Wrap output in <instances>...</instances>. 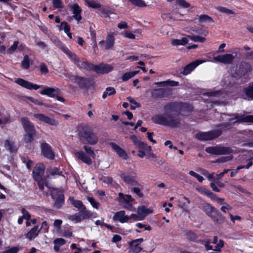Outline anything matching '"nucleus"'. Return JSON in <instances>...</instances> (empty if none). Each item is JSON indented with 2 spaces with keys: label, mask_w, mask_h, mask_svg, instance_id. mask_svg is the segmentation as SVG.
<instances>
[{
  "label": "nucleus",
  "mask_w": 253,
  "mask_h": 253,
  "mask_svg": "<svg viewBox=\"0 0 253 253\" xmlns=\"http://www.w3.org/2000/svg\"><path fill=\"white\" fill-rule=\"evenodd\" d=\"M45 170V167L42 163L37 164L33 171V177L37 182L40 190L43 191L44 186L50 188L46 179L42 178Z\"/></svg>",
  "instance_id": "nucleus-1"
},
{
  "label": "nucleus",
  "mask_w": 253,
  "mask_h": 253,
  "mask_svg": "<svg viewBox=\"0 0 253 253\" xmlns=\"http://www.w3.org/2000/svg\"><path fill=\"white\" fill-rule=\"evenodd\" d=\"M152 120L156 124L172 127H177L180 124L179 119L166 114L156 115L152 118Z\"/></svg>",
  "instance_id": "nucleus-2"
},
{
  "label": "nucleus",
  "mask_w": 253,
  "mask_h": 253,
  "mask_svg": "<svg viewBox=\"0 0 253 253\" xmlns=\"http://www.w3.org/2000/svg\"><path fill=\"white\" fill-rule=\"evenodd\" d=\"M61 49L72 60V61L79 67L88 71H92L93 64L89 63L87 61L83 59L81 60L77 55L74 52H71L69 49L65 46H61Z\"/></svg>",
  "instance_id": "nucleus-3"
},
{
  "label": "nucleus",
  "mask_w": 253,
  "mask_h": 253,
  "mask_svg": "<svg viewBox=\"0 0 253 253\" xmlns=\"http://www.w3.org/2000/svg\"><path fill=\"white\" fill-rule=\"evenodd\" d=\"M80 139L83 143L94 145L98 142V137L92 130L87 126H84L79 130Z\"/></svg>",
  "instance_id": "nucleus-4"
},
{
  "label": "nucleus",
  "mask_w": 253,
  "mask_h": 253,
  "mask_svg": "<svg viewBox=\"0 0 253 253\" xmlns=\"http://www.w3.org/2000/svg\"><path fill=\"white\" fill-rule=\"evenodd\" d=\"M21 122L25 131V134L23 136V140L26 143H31L33 141L34 137L36 135L35 127L28 118H22Z\"/></svg>",
  "instance_id": "nucleus-5"
},
{
  "label": "nucleus",
  "mask_w": 253,
  "mask_h": 253,
  "mask_svg": "<svg viewBox=\"0 0 253 253\" xmlns=\"http://www.w3.org/2000/svg\"><path fill=\"white\" fill-rule=\"evenodd\" d=\"M85 152L83 151H78L74 152L75 156L83 163L90 165L92 164L91 158H94L95 154L91 147L87 145H84L83 147Z\"/></svg>",
  "instance_id": "nucleus-6"
},
{
  "label": "nucleus",
  "mask_w": 253,
  "mask_h": 253,
  "mask_svg": "<svg viewBox=\"0 0 253 253\" xmlns=\"http://www.w3.org/2000/svg\"><path fill=\"white\" fill-rule=\"evenodd\" d=\"M252 70V66L249 63L241 62L237 67H232L229 72L232 77L239 78L245 76Z\"/></svg>",
  "instance_id": "nucleus-7"
},
{
  "label": "nucleus",
  "mask_w": 253,
  "mask_h": 253,
  "mask_svg": "<svg viewBox=\"0 0 253 253\" xmlns=\"http://www.w3.org/2000/svg\"><path fill=\"white\" fill-rule=\"evenodd\" d=\"M202 209L215 223H219V221H224L225 218L211 204L204 203L202 206Z\"/></svg>",
  "instance_id": "nucleus-8"
},
{
  "label": "nucleus",
  "mask_w": 253,
  "mask_h": 253,
  "mask_svg": "<svg viewBox=\"0 0 253 253\" xmlns=\"http://www.w3.org/2000/svg\"><path fill=\"white\" fill-rule=\"evenodd\" d=\"M189 39L194 42L203 43L206 41L205 37L200 36L188 35L186 37H183L181 39H174L171 41V44L173 45H184L189 42Z\"/></svg>",
  "instance_id": "nucleus-9"
},
{
  "label": "nucleus",
  "mask_w": 253,
  "mask_h": 253,
  "mask_svg": "<svg viewBox=\"0 0 253 253\" xmlns=\"http://www.w3.org/2000/svg\"><path fill=\"white\" fill-rule=\"evenodd\" d=\"M118 201L120 205L131 211H135V208L132 206V203L134 199L130 195H124L122 193L119 194Z\"/></svg>",
  "instance_id": "nucleus-10"
},
{
  "label": "nucleus",
  "mask_w": 253,
  "mask_h": 253,
  "mask_svg": "<svg viewBox=\"0 0 253 253\" xmlns=\"http://www.w3.org/2000/svg\"><path fill=\"white\" fill-rule=\"evenodd\" d=\"M206 151L209 154L215 155L229 154L232 152V149L229 147H225L220 145L215 146L207 147Z\"/></svg>",
  "instance_id": "nucleus-11"
},
{
  "label": "nucleus",
  "mask_w": 253,
  "mask_h": 253,
  "mask_svg": "<svg viewBox=\"0 0 253 253\" xmlns=\"http://www.w3.org/2000/svg\"><path fill=\"white\" fill-rule=\"evenodd\" d=\"M221 134V131L219 129L208 132H199L196 133V137L200 140H211L218 137Z\"/></svg>",
  "instance_id": "nucleus-12"
},
{
  "label": "nucleus",
  "mask_w": 253,
  "mask_h": 253,
  "mask_svg": "<svg viewBox=\"0 0 253 253\" xmlns=\"http://www.w3.org/2000/svg\"><path fill=\"white\" fill-rule=\"evenodd\" d=\"M144 241L142 238L132 240L128 243V253H139L143 250L141 244Z\"/></svg>",
  "instance_id": "nucleus-13"
},
{
  "label": "nucleus",
  "mask_w": 253,
  "mask_h": 253,
  "mask_svg": "<svg viewBox=\"0 0 253 253\" xmlns=\"http://www.w3.org/2000/svg\"><path fill=\"white\" fill-rule=\"evenodd\" d=\"M51 196L55 200L54 206L56 208H60L64 204V197L62 192L58 189H54L51 191Z\"/></svg>",
  "instance_id": "nucleus-14"
},
{
  "label": "nucleus",
  "mask_w": 253,
  "mask_h": 253,
  "mask_svg": "<svg viewBox=\"0 0 253 253\" xmlns=\"http://www.w3.org/2000/svg\"><path fill=\"white\" fill-rule=\"evenodd\" d=\"M34 117L38 120L46 124L52 126H57L58 125V121L54 118H50L48 116L43 114L35 113L33 115Z\"/></svg>",
  "instance_id": "nucleus-15"
},
{
  "label": "nucleus",
  "mask_w": 253,
  "mask_h": 253,
  "mask_svg": "<svg viewBox=\"0 0 253 253\" xmlns=\"http://www.w3.org/2000/svg\"><path fill=\"white\" fill-rule=\"evenodd\" d=\"M92 67H93L92 71H94L96 73L100 74L109 73L114 69L112 65L102 63L97 65L93 64V66H92Z\"/></svg>",
  "instance_id": "nucleus-16"
},
{
  "label": "nucleus",
  "mask_w": 253,
  "mask_h": 253,
  "mask_svg": "<svg viewBox=\"0 0 253 253\" xmlns=\"http://www.w3.org/2000/svg\"><path fill=\"white\" fill-rule=\"evenodd\" d=\"M235 56L232 54L227 53L214 56L213 60L224 64H229L232 62Z\"/></svg>",
  "instance_id": "nucleus-17"
},
{
  "label": "nucleus",
  "mask_w": 253,
  "mask_h": 253,
  "mask_svg": "<svg viewBox=\"0 0 253 253\" xmlns=\"http://www.w3.org/2000/svg\"><path fill=\"white\" fill-rule=\"evenodd\" d=\"M41 150L42 155L46 158L53 160L54 158V154L52 148L48 143L44 142L41 144Z\"/></svg>",
  "instance_id": "nucleus-18"
},
{
  "label": "nucleus",
  "mask_w": 253,
  "mask_h": 253,
  "mask_svg": "<svg viewBox=\"0 0 253 253\" xmlns=\"http://www.w3.org/2000/svg\"><path fill=\"white\" fill-rule=\"evenodd\" d=\"M15 83H17L18 85L30 90H37L41 87V86L39 85L32 84L22 79H16L15 80Z\"/></svg>",
  "instance_id": "nucleus-19"
},
{
  "label": "nucleus",
  "mask_w": 253,
  "mask_h": 253,
  "mask_svg": "<svg viewBox=\"0 0 253 253\" xmlns=\"http://www.w3.org/2000/svg\"><path fill=\"white\" fill-rule=\"evenodd\" d=\"M236 119V121L234 122L236 123H253V115H239L235 114L233 118H228V120L230 121Z\"/></svg>",
  "instance_id": "nucleus-20"
},
{
  "label": "nucleus",
  "mask_w": 253,
  "mask_h": 253,
  "mask_svg": "<svg viewBox=\"0 0 253 253\" xmlns=\"http://www.w3.org/2000/svg\"><path fill=\"white\" fill-rule=\"evenodd\" d=\"M60 93V89L57 87H46L40 91V94L46 95L49 97H54Z\"/></svg>",
  "instance_id": "nucleus-21"
},
{
  "label": "nucleus",
  "mask_w": 253,
  "mask_h": 253,
  "mask_svg": "<svg viewBox=\"0 0 253 253\" xmlns=\"http://www.w3.org/2000/svg\"><path fill=\"white\" fill-rule=\"evenodd\" d=\"M204 95L211 98L210 101L213 104H218L220 102V99L222 97L223 93L221 91L207 92Z\"/></svg>",
  "instance_id": "nucleus-22"
},
{
  "label": "nucleus",
  "mask_w": 253,
  "mask_h": 253,
  "mask_svg": "<svg viewBox=\"0 0 253 253\" xmlns=\"http://www.w3.org/2000/svg\"><path fill=\"white\" fill-rule=\"evenodd\" d=\"M205 61L196 60L187 65L181 72L184 75L190 74L199 65L205 62Z\"/></svg>",
  "instance_id": "nucleus-23"
},
{
  "label": "nucleus",
  "mask_w": 253,
  "mask_h": 253,
  "mask_svg": "<svg viewBox=\"0 0 253 253\" xmlns=\"http://www.w3.org/2000/svg\"><path fill=\"white\" fill-rule=\"evenodd\" d=\"M110 146L120 158L125 160L128 159V156L126 153L119 145L115 143L111 142L110 143Z\"/></svg>",
  "instance_id": "nucleus-24"
},
{
  "label": "nucleus",
  "mask_w": 253,
  "mask_h": 253,
  "mask_svg": "<svg viewBox=\"0 0 253 253\" xmlns=\"http://www.w3.org/2000/svg\"><path fill=\"white\" fill-rule=\"evenodd\" d=\"M113 219L114 221H119L122 223L127 222L129 221L128 216L126 215L124 211H121L115 213Z\"/></svg>",
  "instance_id": "nucleus-25"
},
{
  "label": "nucleus",
  "mask_w": 253,
  "mask_h": 253,
  "mask_svg": "<svg viewBox=\"0 0 253 253\" xmlns=\"http://www.w3.org/2000/svg\"><path fill=\"white\" fill-rule=\"evenodd\" d=\"M41 230L38 226H35L25 234V238L29 241L34 240L39 235Z\"/></svg>",
  "instance_id": "nucleus-26"
},
{
  "label": "nucleus",
  "mask_w": 253,
  "mask_h": 253,
  "mask_svg": "<svg viewBox=\"0 0 253 253\" xmlns=\"http://www.w3.org/2000/svg\"><path fill=\"white\" fill-rule=\"evenodd\" d=\"M70 8L73 11V17L79 22L82 19V9L77 3H73L70 5Z\"/></svg>",
  "instance_id": "nucleus-27"
},
{
  "label": "nucleus",
  "mask_w": 253,
  "mask_h": 253,
  "mask_svg": "<svg viewBox=\"0 0 253 253\" xmlns=\"http://www.w3.org/2000/svg\"><path fill=\"white\" fill-rule=\"evenodd\" d=\"M130 139L136 147L140 149H146L147 151H150V146L147 145L146 144L143 142H141L138 139L137 137L135 135H132L130 136Z\"/></svg>",
  "instance_id": "nucleus-28"
},
{
  "label": "nucleus",
  "mask_w": 253,
  "mask_h": 253,
  "mask_svg": "<svg viewBox=\"0 0 253 253\" xmlns=\"http://www.w3.org/2000/svg\"><path fill=\"white\" fill-rule=\"evenodd\" d=\"M185 103H169L165 106L164 109L167 112L177 111L178 108H185Z\"/></svg>",
  "instance_id": "nucleus-29"
},
{
  "label": "nucleus",
  "mask_w": 253,
  "mask_h": 253,
  "mask_svg": "<svg viewBox=\"0 0 253 253\" xmlns=\"http://www.w3.org/2000/svg\"><path fill=\"white\" fill-rule=\"evenodd\" d=\"M137 211L144 219L147 215L153 212V210L152 208H147L144 206H141L137 208Z\"/></svg>",
  "instance_id": "nucleus-30"
},
{
  "label": "nucleus",
  "mask_w": 253,
  "mask_h": 253,
  "mask_svg": "<svg viewBox=\"0 0 253 253\" xmlns=\"http://www.w3.org/2000/svg\"><path fill=\"white\" fill-rule=\"evenodd\" d=\"M121 177L124 179L125 182L128 184L132 185H137L138 184L136 177L134 176H131L123 173L121 174Z\"/></svg>",
  "instance_id": "nucleus-31"
},
{
  "label": "nucleus",
  "mask_w": 253,
  "mask_h": 253,
  "mask_svg": "<svg viewBox=\"0 0 253 253\" xmlns=\"http://www.w3.org/2000/svg\"><path fill=\"white\" fill-rule=\"evenodd\" d=\"M168 90L164 88L153 89L151 91V94L155 98H162L165 96Z\"/></svg>",
  "instance_id": "nucleus-32"
},
{
  "label": "nucleus",
  "mask_w": 253,
  "mask_h": 253,
  "mask_svg": "<svg viewBox=\"0 0 253 253\" xmlns=\"http://www.w3.org/2000/svg\"><path fill=\"white\" fill-rule=\"evenodd\" d=\"M190 204V201L186 197L180 199L178 201V206L179 208L182 209L185 211L188 210V205Z\"/></svg>",
  "instance_id": "nucleus-33"
},
{
  "label": "nucleus",
  "mask_w": 253,
  "mask_h": 253,
  "mask_svg": "<svg viewBox=\"0 0 253 253\" xmlns=\"http://www.w3.org/2000/svg\"><path fill=\"white\" fill-rule=\"evenodd\" d=\"M114 34H108L106 38L105 48L107 49H111L114 46Z\"/></svg>",
  "instance_id": "nucleus-34"
},
{
  "label": "nucleus",
  "mask_w": 253,
  "mask_h": 253,
  "mask_svg": "<svg viewBox=\"0 0 253 253\" xmlns=\"http://www.w3.org/2000/svg\"><path fill=\"white\" fill-rule=\"evenodd\" d=\"M155 84L161 87L167 86H176L178 85V82L169 80L165 81L156 82Z\"/></svg>",
  "instance_id": "nucleus-35"
},
{
  "label": "nucleus",
  "mask_w": 253,
  "mask_h": 253,
  "mask_svg": "<svg viewBox=\"0 0 253 253\" xmlns=\"http://www.w3.org/2000/svg\"><path fill=\"white\" fill-rule=\"evenodd\" d=\"M80 211V213L83 220L89 218V217L95 218L97 217L96 213H93L90 211L86 210L85 209L84 210H81Z\"/></svg>",
  "instance_id": "nucleus-36"
},
{
  "label": "nucleus",
  "mask_w": 253,
  "mask_h": 253,
  "mask_svg": "<svg viewBox=\"0 0 253 253\" xmlns=\"http://www.w3.org/2000/svg\"><path fill=\"white\" fill-rule=\"evenodd\" d=\"M146 153L147 159H150L152 161V163L153 165L156 164V162L159 161L160 159L158 158L156 155L152 152V149L150 147V151H147L146 149H143Z\"/></svg>",
  "instance_id": "nucleus-37"
},
{
  "label": "nucleus",
  "mask_w": 253,
  "mask_h": 253,
  "mask_svg": "<svg viewBox=\"0 0 253 253\" xmlns=\"http://www.w3.org/2000/svg\"><path fill=\"white\" fill-rule=\"evenodd\" d=\"M69 200L71 203L80 211L86 209L85 207L83 205L81 201L76 200L74 199V197H72L69 198Z\"/></svg>",
  "instance_id": "nucleus-38"
},
{
  "label": "nucleus",
  "mask_w": 253,
  "mask_h": 253,
  "mask_svg": "<svg viewBox=\"0 0 253 253\" xmlns=\"http://www.w3.org/2000/svg\"><path fill=\"white\" fill-rule=\"evenodd\" d=\"M54 250L55 252H58L61 246L65 244L66 241L63 238H56L53 241Z\"/></svg>",
  "instance_id": "nucleus-39"
},
{
  "label": "nucleus",
  "mask_w": 253,
  "mask_h": 253,
  "mask_svg": "<svg viewBox=\"0 0 253 253\" xmlns=\"http://www.w3.org/2000/svg\"><path fill=\"white\" fill-rule=\"evenodd\" d=\"M85 3L89 7L93 9H98L101 7V4L95 0H84Z\"/></svg>",
  "instance_id": "nucleus-40"
},
{
  "label": "nucleus",
  "mask_w": 253,
  "mask_h": 253,
  "mask_svg": "<svg viewBox=\"0 0 253 253\" xmlns=\"http://www.w3.org/2000/svg\"><path fill=\"white\" fill-rule=\"evenodd\" d=\"M244 93L248 100H253V83L244 89Z\"/></svg>",
  "instance_id": "nucleus-41"
},
{
  "label": "nucleus",
  "mask_w": 253,
  "mask_h": 253,
  "mask_svg": "<svg viewBox=\"0 0 253 253\" xmlns=\"http://www.w3.org/2000/svg\"><path fill=\"white\" fill-rule=\"evenodd\" d=\"M4 147L11 153L15 152L17 151V149L14 145V142L9 140H6L5 141Z\"/></svg>",
  "instance_id": "nucleus-42"
},
{
  "label": "nucleus",
  "mask_w": 253,
  "mask_h": 253,
  "mask_svg": "<svg viewBox=\"0 0 253 253\" xmlns=\"http://www.w3.org/2000/svg\"><path fill=\"white\" fill-rule=\"evenodd\" d=\"M199 22L200 23H213V19L206 14H201L199 16Z\"/></svg>",
  "instance_id": "nucleus-43"
},
{
  "label": "nucleus",
  "mask_w": 253,
  "mask_h": 253,
  "mask_svg": "<svg viewBox=\"0 0 253 253\" xmlns=\"http://www.w3.org/2000/svg\"><path fill=\"white\" fill-rule=\"evenodd\" d=\"M139 73V71H135L125 73L122 76V80L123 82H126L129 79L134 77Z\"/></svg>",
  "instance_id": "nucleus-44"
},
{
  "label": "nucleus",
  "mask_w": 253,
  "mask_h": 253,
  "mask_svg": "<svg viewBox=\"0 0 253 253\" xmlns=\"http://www.w3.org/2000/svg\"><path fill=\"white\" fill-rule=\"evenodd\" d=\"M68 219L75 223L80 222L83 220L80 212L69 216Z\"/></svg>",
  "instance_id": "nucleus-45"
},
{
  "label": "nucleus",
  "mask_w": 253,
  "mask_h": 253,
  "mask_svg": "<svg viewBox=\"0 0 253 253\" xmlns=\"http://www.w3.org/2000/svg\"><path fill=\"white\" fill-rule=\"evenodd\" d=\"M216 9L219 12L223 13H225L229 15H235V12L233 10H232L230 9H228L226 7H225L217 6V7H216Z\"/></svg>",
  "instance_id": "nucleus-46"
},
{
  "label": "nucleus",
  "mask_w": 253,
  "mask_h": 253,
  "mask_svg": "<svg viewBox=\"0 0 253 253\" xmlns=\"http://www.w3.org/2000/svg\"><path fill=\"white\" fill-rule=\"evenodd\" d=\"M116 93V90L113 87H108L106 88L105 91L104 92L102 97L103 98H106L108 96L115 94Z\"/></svg>",
  "instance_id": "nucleus-47"
},
{
  "label": "nucleus",
  "mask_w": 253,
  "mask_h": 253,
  "mask_svg": "<svg viewBox=\"0 0 253 253\" xmlns=\"http://www.w3.org/2000/svg\"><path fill=\"white\" fill-rule=\"evenodd\" d=\"M67 77H68L70 81L74 83H77L78 84H81L84 81V78L81 77H79L75 75H71L68 74L67 76H66Z\"/></svg>",
  "instance_id": "nucleus-48"
},
{
  "label": "nucleus",
  "mask_w": 253,
  "mask_h": 253,
  "mask_svg": "<svg viewBox=\"0 0 253 253\" xmlns=\"http://www.w3.org/2000/svg\"><path fill=\"white\" fill-rule=\"evenodd\" d=\"M133 5L140 7H144L147 6V4L143 0H128Z\"/></svg>",
  "instance_id": "nucleus-49"
},
{
  "label": "nucleus",
  "mask_w": 253,
  "mask_h": 253,
  "mask_svg": "<svg viewBox=\"0 0 253 253\" xmlns=\"http://www.w3.org/2000/svg\"><path fill=\"white\" fill-rule=\"evenodd\" d=\"M21 66L25 69H28L30 67V60L29 56L27 55L24 56L23 61L21 62Z\"/></svg>",
  "instance_id": "nucleus-50"
},
{
  "label": "nucleus",
  "mask_w": 253,
  "mask_h": 253,
  "mask_svg": "<svg viewBox=\"0 0 253 253\" xmlns=\"http://www.w3.org/2000/svg\"><path fill=\"white\" fill-rule=\"evenodd\" d=\"M59 31L63 30L65 33H69L70 31V27L66 22H62L58 27Z\"/></svg>",
  "instance_id": "nucleus-51"
},
{
  "label": "nucleus",
  "mask_w": 253,
  "mask_h": 253,
  "mask_svg": "<svg viewBox=\"0 0 253 253\" xmlns=\"http://www.w3.org/2000/svg\"><path fill=\"white\" fill-rule=\"evenodd\" d=\"M127 100L130 103V109H135L136 108H138L140 107V105L139 103L136 102L133 98L131 97H128L127 98Z\"/></svg>",
  "instance_id": "nucleus-52"
},
{
  "label": "nucleus",
  "mask_w": 253,
  "mask_h": 253,
  "mask_svg": "<svg viewBox=\"0 0 253 253\" xmlns=\"http://www.w3.org/2000/svg\"><path fill=\"white\" fill-rule=\"evenodd\" d=\"M10 122V117L8 115H2L0 113V125H4Z\"/></svg>",
  "instance_id": "nucleus-53"
},
{
  "label": "nucleus",
  "mask_w": 253,
  "mask_h": 253,
  "mask_svg": "<svg viewBox=\"0 0 253 253\" xmlns=\"http://www.w3.org/2000/svg\"><path fill=\"white\" fill-rule=\"evenodd\" d=\"M87 199L88 201L90 203L91 205L96 209H98L99 206V203L95 200V199L91 197H87Z\"/></svg>",
  "instance_id": "nucleus-54"
},
{
  "label": "nucleus",
  "mask_w": 253,
  "mask_h": 253,
  "mask_svg": "<svg viewBox=\"0 0 253 253\" xmlns=\"http://www.w3.org/2000/svg\"><path fill=\"white\" fill-rule=\"evenodd\" d=\"M175 2L184 8H187L190 6V3L185 0H175Z\"/></svg>",
  "instance_id": "nucleus-55"
},
{
  "label": "nucleus",
  "mask_w": 253,
  "mask_h": 253,
  "mask_svg": "<svg viewBox=\"0 0 253 253\" xmlns=\"http://www.w3.org/2000/svg\"><path fill=\"white\" fill-rule=\"evenodd\" d=\"M99 180L107 184L111 183L112 182V178L111 177L104 175H101L99 177Z\"/></svg>",
  "instance_id": "nucleus-56"
},
{
  "label": "nucleus",
  "mask_w": 253,
  "mask_h": 253,
  "mask_svg": "<svg viewBox=\"0 0 253 253\" xmlns=\"http://www.w3.org/2000/svg\"><path fill=\"white\" fill-rule=\"evenodd\" d=\"M27 100L34 103V104L38 105H44L45 106L48 107H51V106H48L47 105L44 104L42 102L40 101V100L35 99L31 97H28L27 98Z\"/></svg>",
  "instance_id": "nucleus-57"
},
{
  "label": "nucleus",
  "mask_w": 253,
  "mask_h": 253,
  "mask_svg": "<svg viewBox=\"0 0 253 253\" xmlns=\"http://www.w3.org/2000/svg\"><path fill=\"white\" fill-rule=\"evenodd\" d=\"M233 159V156L232 155L226 156V157H222L218 159H217L214 163H225L228 161L231 160Z\"/></svg>",
  "instance_id": "nucleus-58"
},
{
  "label": "nucleus",
  "mask_w": 253,
  "mask_h": 253,
  "mask_svg": "<svg viewBox=\"0 0 253 253\" xmlns=\"http://www.w3.org/2000/svg\"><path fill=\"white\" fill-rule=\"evenodd\" d=\"M19 248L17 247H13L7 248L6 250L1 252V253H17Z\"/></svg>",
  "instance_id": "nucleus-59"
},
{
  "label": "nucleus",
  "mask_w": 253,
  "mask_h": 253,
  "mask_svg": "<svg viewBox=\"0 0 253 253\" xmlns=\"http://www.w3.org/2000/svg\"><path fill=\"white\" fill-rule=\"evenodd\" d=\"M129 220L130 219H133L134 221H139L143 220V217H141L139 213L137 212V214L132 213L128 216Z\"/></svg>",
  "instance_id": "nucleus-60"
},
{
  "label": "nucleus",
  "mask_w": 253,
  "mask_h": 253,
  "mask_svg": "<svg viewBox=\"0 0 253 253\" xmlns=\"http://www.w3.org/2000/svg\"><path fill=\"white\" fill-rule=\"evenodd\" d=\"M21 213H22V216L24 217V219L27 220H29L30 219L31 215L25 208H22L21 209Z\"/></svg>",
  "instance_id": "nucleus-61"
},
{
  "label": "nucleus",
  "mask_w": 253,
  "mask_h": 253,
  "mask_svg": "<svg viewBox=\"0 0 253 253\" xmlns=\"http://www.w3.org/2000/svg\"><path fill=\"white\" fill-rule=\"evenodd\" d=\"M18 43V41H15L13 44L7 49V52L9 53L13 52L17 48Z\"/></svg>",
  "instance_id": "nucleus-62"
},
{
  "label": "nucleus",
  "mask_w": 253,
  "mask_h": 253,
  "mask_svg": "<svg viewBox=\"0 0 253 253\" xmlns=\"http://www.w3.org/2000/svg\"><path fill=\"white\" fill-rule=\"evenodd\" d=\"M216 244V245L215 246V248L213 249V250L216 252H220L221 251V248L224 246V241L222 240H219L218 242Z\"/></svg>",
  "instance_id": "nucleus-63"
},
{
  "label": "nucleus",
  "mask_w": 253,
  "mask_h": 253,
  "mask_svg": "<svg viewBox=\"0 0 253 253\" xmlns=\"http://www.w3.org/2000/svg\"><path fill=\"white\" fill-rule=\"evenodd\" d=\"M40 72L41 74H47L48 72V69L47 66L44 63H41L40 65Z\"/></svg>",
  "instance_id": "nucleus-64"
}]
</instances>
